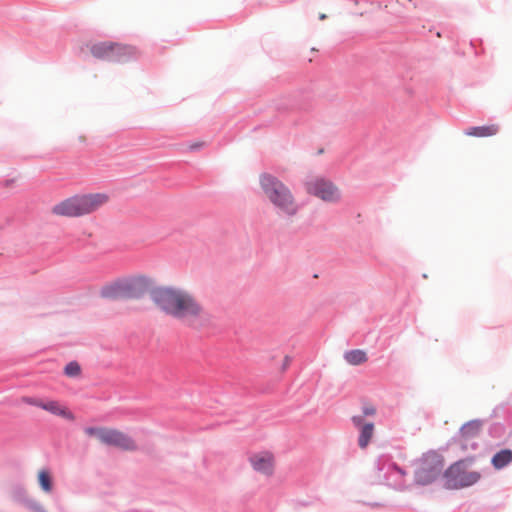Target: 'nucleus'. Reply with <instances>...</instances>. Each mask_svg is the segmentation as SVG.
Returning a JSON list of instances; mask_svg holds the SVG:
<instances>
[{
	"mask_svg": "<svg viewBox=\"0 0 512 512\" xmlns=\"http://www.w3.org/2000/svg\"><path fill=\"white\" fill-rule=\"evenodd\" d=\"M204 142L202 141H197V142H194L192 144L189 145L188 149L190 151H196V150H200L204 147Z\"/></svg>",
	"mask_w": 512,
	"mask_h": 512,
	"instance_id": "6ab92c4d",
	"label": "nucleus"
},
{
	"mask_svg": "<svg viewBox=\"0 0 512 512\" xmlns=\"http://www.w3.org/2000/svg\"><path fill=\"white\" fill-rule=\"evenodd\" d=\"M153 301L166 314L195 330L209 327L213 322V316L203 304L184 289L159 288L153 293Z\"/></svg>",
	"mask_w": 512,
	"mask_h": 512,
	"instance_id": "f257e3e1",
	"label": "nucleus"
},
{
	"mask_svg": "<svg viewBox=\"0 0 512 512\" xmlns=\"http://www.w3.org/2000/svg\"><path fill=\"white\" fill-rule=\"evenodd\" d=\"M512 463V450L502 449L491 459V464L496 470L503 469Z\"/></svg>",
	"mask_w": 512,
	"mask_h": 512,
	"instance_id": "2eb2a0df",
	"label": "nucleus"
},
{
	"mask_svg": "<svg viewBox=\"0 0 512 512\" xmlns=\"http://www.w3.org/2000/svg\"><path fill=\"white\" fill-rule=\"evenodd\" d=\"M291 361H292V359H291V357L289 355H285L284 356L283 365H282V371H285L289 367Z\"/></svg>",
	"mask_w": 512,
	"mask_h": 512,
	"instance_id": "aec40b11",
	"label": "nucleus"
},
{
	"mask_svg": "<svg viewBox=\"0 0 512 512\" xmlns=\"http://www.w3.org/2000/svg\"><path fill=\"white\" fill-rule=\"evenodd\" d=\"M473 462L474 457H469L451 465L444 474L445 487L448 489H460L478 482L481 478L480 473L468 470Z\"/></svg>",
	"mask_w": 512,
	"mask_h": 512,
	"instance_id": "20e7f679",
	"label": "nucleus"
},
{
	"mask_svg": "<svg viewBox=\"0 0 512 512\" xmlns=\"http://www.w3.org/2000/svg\"><path fill=\"white\" fill-rule=\"evenodd\" d=\"M482 426L483 423L480 420H471L465 423L460 429L461 437L464 440H470L479 436Z\"/></svg>",
	"mask_w": 512,
	"mask_h": 512,
	"instance_id": "4468645a",
	"label": "nucleus"
},
{
	"mask_svg": "<svg viewBox=\"0 0 512 512\" xmlns=\"http://www.w3.org/2000/svg\"><path fill=\"white\" fill-rule=\"evenodd\" d=\"M443 461L435 454L425 456L416 472V481L427 485L433 482L442 472Z\"/></svg>",
	"mask_w": 512,
	"mask_h": 512,
	"instance_id": "6e6552de",
	"label": "nucleus"
},
{
	"mask_svg": "<svg viewBox=\"0 0 512 512\" xmlns=\"http://www.w3.org/2000/svg\"><path fill=\"white\" fill-rule=\"evenodd\" d=\"M90 52L97 59L114 62H125L138 53L134 46L109 41L91 45Z\"/></svg>",
	"mask_w": 512,
	"mask_h": 512,
	"instance_id": "423d86ee",
	"label": "nucleus"
},
{
	"mask_svg": "<svg viewBox=\"0 0 512 512\" xmlns=\"http://www.w3.org/2000/svg\"><path fill=\"white\" fill-rule=\"evenodd\" d=\"M64 372L68 377H77L80 375L81 368L77 362L73 361L65 366Z\"/></svg>",
	"mask_w": 512,
	"mask_h": 512,
	"instance_id": "a211bd4d",
	"label": "nucleus"
},
{
	"mask_svg": "<svg viewBox=\"0 0 512 512\" xmlns=\"http://www.w3.org/2000/svg\"><path fill=\"white\" fill-rule=\"evenodd\" d=\"M89 437H95L102 444L119 448L123 451H136L135 440L126 433L108 427H87L84 430Z\"/></svg>",
	"mask_w": 512,
	"mask_h": 512,
	"instance_id": "39448f33",
	"label": "nucleus"
},
{
	"mask_svg": "<svg viewBox=\"0 0 512 512\" xmlns=\"http://www.w3.org/2000/svg\"><path fill=\"white\" fill-rule=\"evenodd\" d=\"M42 512H45V511H42Z\"/></svg>",
	"mask_w": 512,
	"mask_h": 512,
	"instance_id": "4be33fe9",
	"label": "nucleus"
},
{
	"mask_svg": "<svg viewBox=\"0 0 512 512\" xmlns=\"http://www.w3.org/2000/svg\"><path fill=\"white\" fill-rule=\"evenodd\" d=\"M109 201L105 193L75 195L67 198L52 208V213L63 217H81L97 211Z\"/></svg>",
	"mask_w": 512,
	"mask_h": 512,
	"instance_id": "7ed1b4c3",
	"label": "nucleus"
},
{
	"mask_svg": "<svg viewBox=\"0 0 512 512\" xmlns=\"http://www.w3.org/2000/svg\"><path fill=\"white\" fill-rule=\"evenodd\" d=\"M260 185L270 203L277 211L288 218L295 217L299 212V205L289 189L281 180L270 174L260 176Z\"/></svg>",
	"mask_w": 512,
	"mask_h": 512,
	"instance_id": "f03ea898",
	"label": "nucleus"
},
{
	"mask_svg": "<svg viewBox=\"0 0 512 512\" xmlns=\"http://www.w3.org/2000/svg\"><path fill=\"white\" fill-rule=\"evenodd\" d=\"M344 359L350 364V365H360L367 361V354L365 351L356 349V350H350L347 351L344 354Z\"/></svg>",
	"mask_w": 512,
	"mask_h": 512,
	"instance_id": "f3484780",
	"label": "nucleus"
},
{
	"mask_svg": "<svg viewBox=\"0 0 512 512\" xmlns=\"http://www.w3.org/2000/svg\"><path fill=\"white\" fill-rule=\"evenodd\" d=\"M38 483L40 488L45 493H51L53 489L52 475L47 469H41L38 471Z\"/></svg>",
	"mask_w": 512,
	"mask_h": 512,
	"instance_id": "dca6fc26",
	"label": "nucleus"
},
{
	"mask_svg": "<svg viewBox=\"0 0 512 512\" xmlns=\"http://www.w3.org/2000/svg\"><path fill=\"white\" fill-rule=\"evenodd\" d=\"M377 414L376 407L371 403H364L361 408V414L353 415L351 421L358 431L357 444L361 450H365L372 442L375 436V424L368 420V417H374Z\"/></svg>",
	"mask_w": 512,
	"mask_h": 512,
	"instance_id": "0eeeda50",
	"label": "nucleus"
},
{
	"mask_svg": "<svg viewBox=\"0 0 512 512\" xmlns=\"http://www.w3.org/2000/svg\"><path fill=\"white\" fill-rule=\"evenodd\" d=\"M326 17H327V16H326V14H324V13L320 14V16H319V18H320L321 20L326 19Z\"/></svg>",
	"mask_w": 512,
	"mask_h": 512,
	"instance_id": "412c9836",
	"label": "nucleus"
},
{
	"mask_svg": "<svg viewBox=\"0 0 512 512\" xmlns=\"http://www.w3.org/2000/svg\"><path fill=\"white\" fill-rule=\"evenodd\" d=\"M499 126L497 124L470 127L465 131V135L471 137H491L498 133Z\"/></svg>",
	"mask_w": 512,
	"mask_h": 512,
	"instance_id": "ddd939ff",
	"label": "nucleus"
},
{
	"mask_svg": "<svg viewBox=\"0 0 512 512\" xmlns=\"http://www.w3.org/2000/svg\"><path fill=\"white\" fill-rule=\"evenodd\" d=\"M133 288L132 283L117 284L107 288L104 291V295L112 299H122L131 296V289Z\"/></svg>",
	"mask_w": 512,
	"mask_h": 512,
	"instance_id": "f8f14e48",
	"label": "nucleus"
},
{
	"mask_svg": "<svg viewBox=\"0 0 512 512\" xmlns=\"http://www.w3.org/2000/svg\"><path fill=\"white\" fill-rule=\"evenodd\" d=\"M253 469L261 474L271 476L274 472L275 457L271 452L262 451L253 454L250 459Z\"/></svg>",
	"mask_w": 512,
	"mask_h": 512,
	"instance_id": "9b49d317",
	"label": "nucleus"
},
{
	"mask_svg": "<svg viewBox=\"0 0 512 512\" xmlns=\"http://www.w3.org/2000/svg\"><path fill=\"white\" fill-rule=\"evenodd\" d=\"M309 194L326 202H336L340 199L339 189L330 181L323 178L311 179L306 183Z\"/></svg>",
	"mask_w": 512,
	"mask_h": 512,
	"instance_id": "1a4fd4ad",
	"label": "nucleus"
},
{
	"mask_svg": "<svg viewBox=\"0 0 512 512\" xmlns=\"http://www.w3.org/2000/svg\"><path fill=\"white\" fill-rule=\"evenodd\" d=\"M23 402L28 405L39 407L53 415L60 416L69 421H73L75 419L74 414L66 406L56 400L44 401L39 398L24 397Z\"/></svg>",
	"mask_w": 512,
	"mask_h": 512,
	"instance_id": "9d476101",
	"label": "nucleus"
}]
</instances>
